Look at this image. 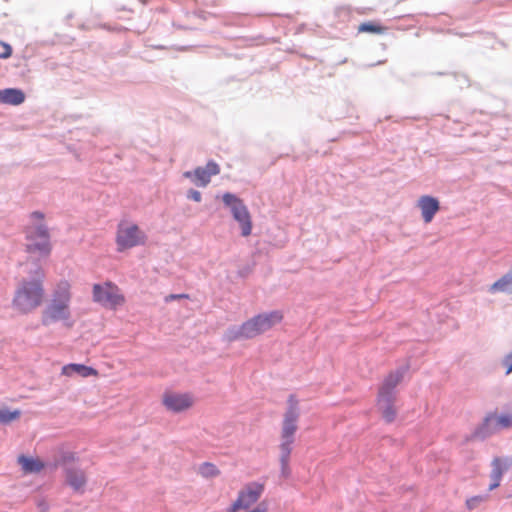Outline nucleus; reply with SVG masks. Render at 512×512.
<instances>
[{
  "label": "nucleus",
  "instance_id": "nucleus-9",
  "mask_svg": "<svg viewBox=\"0 0 512 512\" xmlns=\"http://www.w3.org/2000/svg\"><path fill=\"white\" fill-rule=\"evenodd\" d=\"M264 492V484L251 482L245 485L238 493L236 500L227 509V512H238L248 509L255 504Z\"/></svg>",
  "mask_w": 512,
  "mask_h": 512
},
{
  "label": "nucleus",
  "instance_id": "nucleus-22",
  "mask_svg": "<svg viewBox=\"0 0 512 512\" xmlns=\"http://www.w3.org/2000/svg\"><path fill=\"white\" fill-rule=\"evenodd\" d=\"M387 30L386 27L381 25L379 22L376 21H369L361 23L357 31L358 33H371V34H383Z\"/></svg>",
  "mask_w": 512,
  "mask_h": 512
},
{
  "label": "nucleus",
  "instance_id": "nucleus-10",
  "mask_svg": "<svg viewBox=\"0 0 512 512\" xmlns=\"http://www.w3.org/2000/svg\"><path fill=\"white\" fill-rule=\"evenodd\" d=\"M219 173V165L214 161H209L205 167H197L193 172L187 171L184 176L192 179L195 185L206 187L210 183L211 177Z\"/></svg>",
  "mask_w": 512,
  "mask_h": 512
},
{
  "label": "nucleus",
  "instance_id": "nucleus-1",
  "mask_svg": "<svg viewBox=\"0 0 512 512\" xmlns=\"http://www.w3.org/2000/svg\"><path fill=\"white\" fill-rule=\"evenodd\" d=\"M71 299V284L67 280H61L57 283L52 292L51 299L42 311V324L48 326L61 321L67 328H72L74 320L70 310Z\"/></svg>",
  "mask_w": 512,
  "mask_h": 512
},
{
  "label": "nucleus",
  "instance_id": "nucleus-15",
  "mask_svg": "<svg viewBox=\"0 0 512 512\" xmlns=\"http://www.w3.org/2000/svg\"><path fill=\"white\" fill-rule=\"evenodd\" d=\"M67 484L76 492H83L86 485V474L78 468H69L65 471Z\"/></svg>",
  "mask_w": 512,
  "mask_h": 512
},
{
  "label": "nucleus",
  "instance_id": "nucleus-24",
  "mask_svg": "<svg viewBox=\"0 0 512 512\" xmlns=\"http://www.w3.org/2000/svg\"><path fill=\"white\" fill-rule=\"evenodd\" d=\"M21 415L20 410L10 411L8 409H0V423L8 424L16 419H18Z\"/></svg>",
  "mask_w": 512,
  "mask_h": 512
},
{
  "label": "nucleus",
  "instance_id": "nucleus-19",
  "mask_svg": "<svg viewBox=\"0 0 512 512\" xmlns=\"http://www.w3.org/2000/svg\"><path fill=\"white\" fill-rule=\"evenodd\" d=\"M25 100V94L22 90L16 88H7L0 90V103L9 105H20Z\"/></svg>",
  "mask_w": 512,
  "mask_h": 512
},
{
  "label": "nucleus",
  "instance_id": "nucleus-30",
  "mask_svg": "<svg viewBox=\"0 0 512 512\" xmlns=\"http://www.w3.org/2000/svg\"><path fill=\"white\" fill-rule=\"evenodd\" d=\"M248 512H269V510L267 504L262 502L258 506L250 509Z\"/></svg>",
  "mask_w": 512,
  "mask_h": 512
},
{
  "label": "nucleus",
  "instance_id": "nucleus-6",
  "mask_svg": "<svg viewBox=\"0 0 512 512\" xmlns=\"http://www.w3.org/2000/svg\"><path fill=\"white\" fill-rule=\"evenodd\" d=\"M146 234L133 223L121 222L116 233L117 250L122 252L133 247L144 245Z\"/></svg>",
  "mask_w": 512,
  "mask_h": 512
},
{
  "label": "nucleus",
  "instance_id": "nucleus-25",
  "mask_svg": "<svg viewBox=\"0 0 512 512\" xmlns=\"http://www.w3.org/2000/svg\"><path fill=\"white\" fill-rule=\"evenodd\" d=\"M76 459L75 454L69 451H60L58 458L55 460V467L64 465L66 463L74 462Z\"/></svg>",
  "mask_w": 512,
  "mask_h": 512
},
{
  "label": "nucleus",
  "instance_id": "nucleus-7",
  "mask_svg": "<svg viewBox=\"0 0 512 512\" xmlns=\"http://www.w3.org/2000/svg\"><path fill=\"white\" fill-rule=\"evenodd\" d=\"M92 292L93 300L106 308L116 309L125 303V296L120 288L110 281L94 284Z\"/></svg>",
  "mask_w": 512,
  "mask_h": 512
},
{
  "label": "nucleus",
  "instance_id": "nucleus-12",
  "mask_svg": "<svg viewBox=\"0 0 512 512\" xmlns=\"http://www.w3.org/2000/svg\"><path fill=\"white\" fill-rule=\"evenodd\" d=\"M491 466H492V470L490 473V478H491L492 482L489 485L490 491H492L500 486L503 474L509 469L510 463H509V460L506 458L504 459L501 457H495L492 460Z\"/></svg>",
  "mask_w": 512,
  "mask_h": 512
},
{
  "label": "nucleus",
  "instance_id": "nucleus-5",
  "mask_svg": "<svg viewBox=\"0 0 512 512\" xmlns=\"http://www.w3.org/2000/svg\"><path fill=\"white\" fill-rule=\"evenodd\" d=\"M31 219L35 223L25 228L26 251L38 258H46L50 255L52 246L48 228L42 223L44 215L41 212L35 211L31 214Z\"/></svg>",
  "mask_w": 512,
  "mask_h": 512
},
{
  "label": "nucleus",
  "instance_id": "nucleus-26",
  "mask_svg": "<svg viewBox=\"0 0 512 512\" xmlns=\"http://www.w3.org/2000/svg\"><path fill=\"white\" fill-rule=\"evenodd\" d=\"M486 500H487V496H482V495L470 497L466 500V507L469 510H473Z\"/></svg>",
  "mask_w": 512,
  "mask_h": 512
},
{
  "label": "nucleus",
  "instance_id": "nucleus-14",
  "mask_svg": "<svg viewBox=\"0 0 512 512\" xmlns=\"http://www.w3.org/2000/svg\"><path fill=\"white\" fill-rule=\"evenodd\" d=\"M404 372L400 369L390 372L383 380L378 395L395 397L394 389L403 379Z\"/></svg>",
  "mask_w": 512,
  "mask_h": 512
},
{
  "label": "nucleus",
  "instance_id": "nucleus-28",
  "mask_svg": "<svg viewBox=\"0 0 512 512\" xmlns=\"http://www.w3.org/2000/svg\"><path fill=\"white\" fill-rule=\"evenodd\" d=\"M503 366L506 368V374L512 372V352L503 359Z\"/></svg>",
  "mask_w": 512,
  "mask_h": 512
},
{
  "label": "nucleus",
  "instance_id": "nucleus-21",
  "mask_svg": "<svg viewBox=\"0 0 512 512\" xmlns=\"http://www.w3.org/2000/svg\"><path fill=\"white\" fill-rule=\"evenodd\" d=\"M491 292L512 293V273H507L490 287Z\"/></svg>",
  "mask_w": 512,
  "mask_h": 512
},
{
  "label": "nucleus",
  "instance_id": "nucleus-2",
  "mask_svg": "<svg viewBox=\"0 0 512 512\" xmlns=\"http://www.w3.org/2000/svg\"><path fill=\"white\" fill-rule=\"evenodd\" d=\"M44 276L43 269L37 266L32 280H22L19 283L12 301L13 307L18 312L27 314L41 306L45 295Z\"/></svg>",
  "mask_w": 512,
  "mask_h": 512
},
{
  "label": "nucleus",
  "instance_id": "nucleus-29",
  "mask_svg": "<svg viewBox=\"0 0 512 512\" xmlns=\"http://www.w3.org/2000/svg\"><path fill=\"white\" fill-rule=\"evenodd\" d=\"M188 198L194 200L195 202H200L201 201V193L197 190H189L188 192Z\"/></svg>",
  "mask_w": 512,
  "mask_h": 512
},
{
  "label": "nucleus",
  "instance_id": "nucleus-27",
  "mask_svg": "<svg viewBox=\"0 0 512 512\" xmlns=\"http://www.w3.org/2000/svg\"><path fill=\"white\" fill-rule=\"evenodd\" d=\"M12 55V48L9 44L0 41V58L7 59Z\"/></svg>",
  "mask_w": 512,
  "mask_h": 512
},
{
  "label": "nucleus",
  "instance_id": "nucleus-17",
  "mask_svg": "<svg viewBox=\"0 0 512 512\" xmlns=\"http://www.w3.org/2000/svg\"><path fill=\"white\" fill-rule=\"evenodd\" d=\"M61 373L64 376L70 377L73 373L79 374L81 377L87 378L90 376H98V371L93 367L86 366L84 364L70 363L64 365L61 369Z\"/></svg>",
  "mask_w": 512,
  "mask_h": 512
},
{
  "label": "nucleus",
  "instance_id": "nucleus-8",
  "mask_svg": "<svg viewBox=\"0 0 512 512\" xmlns=\"http://www.w3.org/2000/svg\"><path fill=\"white\" fill-rule=\"evenodd\" d=\"M222 199L224 204L230 208L234 219L240 224L242 236H249L252 231V220L243 201L231 193H225Z\"/></svg>",
  "mask_w": 512,
  "mask_h": 512
},
{
  "label": "nucleus",
  "instance_id": "nucleus-16",
  "mask_svg": "<svg viewBox=\"0 0 512 512\" xmlns=\"http://www.w3.org/2000/svg\"><path fill=\"white\" fill-rule=\"evenodd\" d=\"M395 397L377 396V406L382 414L383 419L391 423L396 418V409L394 407Z\"/></svg>",
  "mask_w": 512,
  "mask_h": 512
},
{
  "label": "nucleus",
  "instance_id": "nucleus-13",
  "mask_svg": "<svg viewBox=\"0 0 512 512\" xmlns=\"http://www.w3.org/2000/svg\"><path fill=\"white\" fill-rule=\"evenodd\" d=\"M417 205L421 210V214L425 223H430L433 220L435 214L440 209L439 201L436 198L428 195L421 196L418 199Z\"/></svg>",
  "mask_w": 512,
  "mask_h": 512
},
{
  "label": "nucleus",
  "instance_id": "nucleus-20",
  "mask_svg": "<svg viewBox=\"0 0 512 512\" xmlns=\"http://www.w3.org/2000/svg\"><path fill=\"white\" fill-rule=\"evenodd\" d=\"M18 463L21 465L22 470L25 473H38L45 467L44 462L39 458L27 457L25 455H20L18 457Z\"/></svg>",
  "mask_w": 512,
  "mask_h": 512
},
{
  "label": "nucleus",
  "instance_id": "nucleus-3",
  "mask_svg": "<svg viewBox=\"0 0 512 512\" xmlns=\"http://www.w3.org/2000/svg\"><path fill=\"white\" fill-rule=\"evenodd\" d=\"M288 409L284 415L281 430L280 464L282 475L287 478L290 475V455L292 452V444L294 443V435L297 431V421L299 418L298 400L295 395L288 398Z\"/></svg>",
  "mask_w": 512,
  "mask_h": 512
},
{
  "label": "nucleus",
  "instance_id": "nucleus-18",
  "mask_svg": "<svg viewBox=\"0 0 512 512\" xmlns=\"http://www.w3.org/2000/svg\"><path fill=\"white\" fill-rule=\"evenodd\" d=\"M493 430H499V429H508L512 427V415L511 414H502V415H495V414H489L486 416L484 420V427H489Z\"/></svg>",
  "mask_w": 512,
  "mask_h": 512
},
{
  "label": "nucleus",
  "instance_id": "nucleus-11",
  "mask_svg": "<svg viewBox=\"0 0 512 512\" xmlns=\"http://www.w3.org/2000/svg\"><path fill=\"white\" fill-rule=\"evenodd\" d=\"M163 404L170 411L182 412L193 406L194 398L189 393L166 392L163 395Z\"/></svg>",
  "mask_w": 512,
  "mask_h": 512
},
{
  "label": "nucleus",
  "instance_id": "nucleus-31",
  "mask_svg": "<svg viewBox=\"0 0 512 512\" xmlns=\"http://www.w3.org/2000/svg\"><path fill=\"white\" fill-rule=\"evenodd\" d=\"M179 298H188V295L186 294H179V295H170L167 300L169 299H179Z\"/></svg>",
  "mask_w": 512,
  "mask_h": 512
},
{
  "label": "nucleus",
  "instance_id": "nucleus-4",
  "mask_svg": "<svg viewBox=\"0 0 512 512\" xmlns=\"http://www.w3.org/2000/svg\"><path fill=\"white\" fill-rule=\"evenodd\" d=\"M283 320V313L279 310L263 313L252 317L237 328L226 332V339L230 342L239 339H251L257 337Z\"/></svg>",
  "mask_w": 512,
  "mask_h": 512
},
{
  "label": "nucleus",
  "instance_id": "nucleus-23",
  "mask_svg": "<svg viewBox=\"0 0 512 512\" xmlns=\"http://www.w3.org/2000/svg\"><path fill=\"white\" fill-rule=\"evenodd\" d=\"M199 473L201 476L205 478H212L218 476L220 474V471L214 464L205 462L200 465Z\"/></svg>",
  "mask_w": 512,
  "mask_h": 512
}]
</instances>
